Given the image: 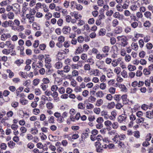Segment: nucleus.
Here are the masks:
<instances>
[{
  "instance_id": "09e8293b",
  "label": "nucleus",
  "mask_w": 153,
  "mask_h": 153,
  "mask_svg": "<svg viewBox=\"0 0 153 153\" xmlns=\"http://www.w3.org/2000/svg\"><path fill=\"white\" fill-rule=\"evenodd\" d=\"M138 8L137 6L135 4H132L130 7V9L132 11L137 10Z\"/></svg>"
},
{
  "instance_id": "7c9ffc66",
  "label": "nucleus",
  "mask_w": 153,
  "mask_h": 153,
  "mask_svg": "<svg viewBox=\"0 0 153 153\" xmlns=\"http://www.w3.org/2000/svg\"><path fill=\"white\" fill-rule=\"evenodd\" d=\"M116 88L113 87H111L108 89V91L111 94H114L115 93Z\"/></svg>"
},
{
  "instance_id": "c85d7f7f",
  "label": "nucleus",
  "mask_w": 153,
  "mask_h": 153,
  "mask_svg": "<svg viewBox=\"0 0 153 153\" xmlns=\"http://www.w3.org/2000/svg\"><path fill=\"white\" fill-rule=\"evenodd\" d=\"M40 82V79L37 78L34 79L33 81V84L35 86H37Z\"/></svg>"
},
{
  "instance_id": "473e14b6",
  "label": "nucleus",
  "mask_w": 153,
  "mask_h": 153,
  "mask_svg": "<svg viewBox=\"0 0 153 153\" xmlns=\"http://www.w3.org/2000/svg\"><path fill=\"white\" fill-rule=\"evenodd\" d=\"M124 59L126 62H128L131 61V57L130 55L127 54L125 56Z\"/></svg>"
},
{
  "instance_id": "0e129e2a",
  "label": "nucleus",
  "mask_w": 153,
  "mask_h": 153,
  "mask_svg": "<svg viewBox=\"0 0 153 153\" xmlns=\"http://www.w3.org/2000/svg\"><path fill=\"white\" fill-rule=\"evenodd\" d=\"M134 136L137 138H138L140 137V133L139 131H137L133 132Z\"/></svg>"
},
{
  "instance_id": "a19ab883",
  "label": "nucleus",
  "mask_w": 153,
  "mask_h": 153,
  "mask_svg": "<svg viewBox=\"0 0 153 153\" xmlns=\"http://www.w3.org/2000/svg\"><path fill=\"white\" fill-rule=\"evenodd\" d=\"M119 24V22L117 19H114L112 22V25L114 27H115Z\"/></svg>"
},
{
  "instance_id": "8fccbe9b",
  "label": "nucleus",
  "mask_w": 153,
  "mask_h": 153,
  "mask_svg": "<svg viewBox=\"0 0 153 153\" xmlns=\"http://www.w3.org/2000/svg\"><path fill=\"white\" fill-rule=\"evenodd\" d=\"M112 128L114 129H117L119 125L118 123L117 122H114L111 125Z\"/></svg>"
},
{
  "instance_id": "a878e982",
  "label": "nucleus",
  "mask_w": 153,
  "mask_h": 153,
  "mask_svg": "<svg viewBox=\"0 0 153 153\" xmlns=\"http://www.w3.org/2000/svg\"><path fill=\"white\" fill-rule=\"evenodd\" d=\"M46 107L47 108L50 110L53 107V105L52 103L49 102L46 104Z\"/></svg>"
},
{
  "instance_id": "f03ea898",
  "label": "nucleus",
  "mask_w": 153,
  "mask_h": 153,
  "mask_svg": "<svg viewBox=\"0 0 153 153\" xmlns=\"http://www.w3.org/2000/svg\"><path fill=\"white\" fill-rule=\"evenodd\" d=\"M51 59L49 56H47V57L45 59V66L46 68L48 69H50L51 67Z\"/></svg>"
},
{
  "instance_id": "39448f33",
  "label": "nucleus",
  "mask_w": 153,
  "mask_h": 153,
  "mask_svg": "<svg viewBox=\"0 0 153 153\" xmlns=\"http://www.w3.org/2000/svg\"><path fill=\"white\" fill-rule=\"evenodd\" d=\"M70 14L71 16L74 17L76 19H80L82 17L80 14H79L78 12L76 11L71 12Z\"/></svg>"
},
{
  "instance_id": "e2e57ef3",
  "label": "nucleus",
  "mask_w": 153,
  "mask_h": 153,
  "mask_svg": "<svg viewBox=\"0 0 153 153\" xmlns=\"http://www.w3.org/2000/svg\"><path fill=\"white\" fill-rule=\"evenodd\" d=\"M34 92L36 95H39L41 94V91L39 89L37 88L35 89Z\"/></svg>"
},
{
  "instance_id": "9b49d317",
  "label": "nucleus",
  "mask_w": 153,
  "mask_h": 153,
  "mask_svg": "<svg viewBox=\"0 0 153 153\" xmlns=\"http://www.w3.org/2000/svg\"><path fill=\"white\" fill-rule=\"evenodd\" d=\"M146 117L149 118H152L153 117V110L152 111H147L146 112Z\"/></svg>"
},
{
  "instance_id": "bf43d9fd",
  "label": "nucleus",
  "mask_w": 153,
  "mask_h": 153,
  "mask_svg": "<svg viewBox=\"0 0 153 153\" xmlns=\"http://www.w3.org/2000/svg\"><path fill=\"white\" fill-rule=\"evenodd\" d=\"M120 94H115L113 98L115 100L118 102L120 100Z\"/></svg>"
},
{
  "instance_id": "f257e3e1",
  "label": "nucleus",
  "mask_w": 153,
  "mask_h": 153,
  "mask_svg": "<svg viewBox=\"0 0 153 153\" xmlns=\"http://www.w3.org/2000/svg\"><path fill=\"white\" fill-rule=\"evenodd\" d=\"M10 49H4L2 51V53L6 55H8L11 53L10 54L12 56H14L16 55V53L15 51L13 50L14 48V45H11V46L10 47Z\"/></svg>"
},
{
  "instance_id": "5fc2aeb1",
  "label": "nucleus",
  "mask_w": 153,
  "mask_h": 153,
  "mask_svg": "<svg viewBox=\"0 0 153 153\" xmlns=\"http://www.w3.org/2000/svg\"><path fill=\"white\" fill-rule=\"evenodd\" d=\"M105 125L107 127H110L112 124L111 122L109 120L105 121L104 122Z\"/></svg>"
},
{
  "instance_id": "4468645a",
  "label": "nucleus",
  "mask_w": 153,
  "mask_h": 153,
  "mask_svg": "<svg viewBox=\"0 0 153 153\" xmlns=\"http://www.w3.org/2000/svg\"><path fill=\"white\" fill-rule=\"evenodd\" d=\"M33 27L34 30H38L40 29V27L39 25L36 23H34L33 24Z\"/></svg>"
},
{
  "instance_id": "c756f323",
  "label": "nucleus",
  "mask_w": 153,
  "mask_h": 153,
  "mask_svg": "<svg viewBox=\"0 0 153 153\" xmlns=\"http://www.w3.org/2000/svg\"><path fill=\"white\" fill-rule=\"evenodd\" d=\"M106 76L104 75H102L100 77V80L101 82L104 83L106 81Z\"/></svg>"
},
{
  "instance_id": "69168bd1",
  "label": "nucleus",
  "mask_w": 153,
  "mask_h": 153,
  "mask_svg": "<svg viewBox=\"0 0 153 153\" xmlns=\"http://www.w3.org/2000/svg\"><path fill=\"white\" fill-rule=\"evenodd\" d=\"M120 54L122 56H125L126 55V52L124 48H121L120 51Z\"/></svg>"
},
{
  "instance_id": "1a4fd4ad",
  "label": "nucleus",
  "mask_w": 153,
  "mask_h": 153,
  "mask_svg": "<svg viewBox=\"0 0 153 153\" xmlns=\"http://www.w3.org/2000/svg\"><path fill=\"white\" fill-rule=\"evenodd\" d=\"M26 18L28 19L29 20V22L30 23H32L34 21V17L32 15H30L29 14H27L26 16Z\"/></svg>"
},
{
  "instance_id": "c9c22d12",
  "label": "nucleus",
  "mask_w": 153,
  "mask_h": 153,
  "mask_svg": "<svg viewBox=\"0 0 153 153\" xmlns=\"http://www.w3.org/2000/svg\"><path fill=\"white\" fill-rule=\"evenodd\" d=\"M116 8L117 11L122 12L123 10V8L121 4H118L116 6Z\"/></svg>"
},
{
  "instance_id": "4d7b16f0",
  "label": "nucleus",
  "mask_w": 153,
  "mask_h": 153,
  "mask_svg": "<svg viewBox=\"0 0 153 153\" xmlns=\"http://www.w3.org/2000/svg\"><path fill=\"white\" fill-rule=\"evenodd\" d=\"M58 91L60 94H62L65 93V90L64 87H61L58 89Z\"/></svg>"
},
{
  "instance_id": "9d476101",
  "label": "nucleus",
  "mask_w": 153,
  "mask_h": 153,
  "mask_svg": "<svg viewBox=\"0 0 153 153\" xmlns=\"http://www.w3.org/2000/svg\"><path fill=\"white\" fill-rule=\"evenodd\" d=\"M51 95L55 100H56L59 99L58 97V93L56 91H53V92H52Z\"/></svg>"
},
{
  "instance_id": "0eeeda50",
  "label": "nucleus",
  "mask_w": 153,
  "mask_h": 153,
  "mask_svg": "<svg viewBox=\"0 0 153 153\" xmlns=\"http://www.w3.org/2000/svg\"><path fill=\"white\" fill-rule=\"evenodd\" d=\"M144 15L145 17L148 19H152V13L149 11H146L144 13Z\"/></svg>"
},
{
  "instance_id": "72a5a7b5",
  "label": "nucleus",
  "mask_w": 153,
  "mask_h": 153,
  "mask_svg": "<svg viewBox=\"0 0 153 153\" xmlns=\"http://www.w3.org/2000/svg\"><path fill=\"white\" fill-rule=\"evenodd\" d=\"M121 69L120 67L115 68L114 70V73H116L117 75L119 74L120 73Z\"/></svg>"
},
{
  "instance_id": "bb28decb",
  "label": "nucleus",
  "mask_w": 153,
  "mask_h": 153,
  "mask_svg": "<svg viewBox=\"0 0 153 153\" xmlns=\"http://www.w3.org/2000/svg\"><path fill=\"white\" fill-rule=\"evenodd\" d=\"M119 87L121 89V91L124 92L127 91V88L124 85L121 84L119 85Z\"/></svg>"
},
{
  "instance_id": "20e7f679",
  "label": "nucleus",
  "mask_w": 153,
  "mask_h": 153,
  "mask_svg": "<svg viewBox=\"0 0 153 153\" xmlns=\"http://www.w3.org/2000/svg\"><path fill=\"white\" fill-rule=\"evenodd\" d=\"M99 72L97 69H93L90 71L89 74L90 75L98 76L100 74Z\"/></svg>"
},
{
  "instance_id": "7ed1b4c3",
  "label": "nucleus",
  "mask_w": 153,
  "mask_h": 153,
  "mask_svg": "<svg viewBox=\"0 0 153 153\" xmlns=\"http://www.w3.org/2000/svg\"><path fill=\"white\" fill-rule=\"evenodd\" d=\"M127 117L126 114H123L120 115L118 117V121L120 123H123L126 122V120Z\"/></svg>"
},
{
  "instance_id": "4c0bfd02",
  "label": "nucleus",
  "mask_w": 153,
  "mask_h": 153,
  "mask_svg": "<svg viewBox=\"0 0 153 153\" xmlns=\"http://www.w3.org/2000/svg\"><path fill=\"white\" fill-rule=\"evenodd\" d=\"M132 48L135 51H137L138 48V46L137 45V44L135 43H132L131 45Z\"/></svg>"
},
{
  "instance_id": "774afa93",
  "label": "nucleus",
  "mask_w": 153,
  "mask_h": 153,
  "mask_svg": "<svg viewBox=\"0 0 153 153\" xmlns=\"http://www.w3.org/2000/svg\"><path fill=\"white\" fill-rule=\"evenodd\" d=\"M62 80L60 78L56 77L55 79V82L57 83L60 84L62 83Z\"/></svg>"
},
{
  "instance_id": "79ce46f5",
  "label": "nucleus",
  "mask_w": 153,
  "mask_h": 153,
  "mask_svg": "<svg viewBox=\"0 0 153 153\" xmlns=\"http://www.w3.org/2000/svg\"><path fill=\"white\" fill-rule=\"evenodd\" d=\"M96 121L98 123L102 124L104 122V120L102 117H99L97 119Z\"/></svg>"
},
{
  "instance_id": "338daca9",
  "label": "nucleus",
  "mask_w": 153,
  "mask_h": 153,
  "mask_svg": "<svg viewBox=\"0 0 153 153\" xmlns=\"http://www.w3.org/2000/svg\"><path fill=\"white\" fill-rule=\"evenodd\" d=\"M118 134H117L112 139V140L114 143H117L118 141Z\"/></svg>"
},
{
  "instance_id": "603ef678",
  "label": "nucleus",
  "mask_w": 153,
  "mask_h": 153,
  "mask_svg": "<svg viewBox=\"0 0 153 153\" xmlns=\"http://www.w3.org/2000/svg\"><path fill=\"white\" fill-rule=\"evenodd\" d=\"M19 74L23 78H26L27 77V76L25 73L22 71H20L19 73Z\"/></svg>"
},
{
  "instance_id": "ea45409f",
  "label": "nucleus",
  "mask_w": 153,
  "mask_h": 153,
  "mask_svg": "<svg viewBox=\"0 0 153 153\" xmlns=\"http://www.w3.org/2000/svg\"><path fill=\"white\" fill-rule=\"evenodd\" d=\"M8 146L11 148H13L14 147L15 143L12 141H10L8 143Z\"/></svg>"
},
{
  "instance_id": "ddd939ff",
  "label": "nucleus",
  "mask_w": 153,
  "mask_h": 153,
  "mask_svg": "<svg viewBox=\"0 0 153 153\" xmlns=\"http://www.w3.org/2000/svg\"><path fill=\"white\" fill-rule=\"evenodd\" d=\"M57 137L56 136H53L52 134H50L48 136V138L52 142L56 141Z\"/></svg>"
},
{
  "instance_id": "6e6552de",
  "label": "nucleus",
  "mask_w": 153,
  "mask_h": 153,
  "mask_svg": "<svg viewBox=\"0 0 153 153\" xmlns=\"http://www.w3.org/2000/svg\"><path fill=\"white\" fill-rule=\"evenodd\" d=\"M71 28L69 26H65L62 29V31L64 34H67L71 30Z\"/></svg>"
},
{
  "instance_id": "e433bc0d",
  "label": "nucleus",
  "mask_w": 153,
  "mask_h": 153,
  "mask_svg": "<svg viewBox=\"0 0 153 153\" xmlns=\"http://www.w3.org/2000/svg\"><path fill=\"white\" fill-rule=\"evenodd\" d=\"M106 33L105 30V29H101L99 32V34L100 36H103Z\"/></svg>"
},
{
  "instance_id": "5701e85b",
  "label": "nucleus",
  "mask_w": 153,
  "mask_h": 153,
  "mask_svg": "<svg viewBox=\"0 0 153 153\" xmlns=\"http://www.w3.org/2000/svg\"><path fill=\"white\" fill-rule=\"evenodd\" d=\"M56 68L57 69H60L62 67V64L60 62H56L55 65Z\"/></svg>"
},
{
  "instance_id": "de8ad7c7",
  "label": "nucleus",
  "mask_w": 153,
  "mask_h": 153,
  "mask_svg": "<svg viewBox=\"0 0 153 153\" xmlns=\"http://www.w3.org/2000/svg\"><path fill=\"white\" fill-rule=\"evenodd\" d=\"M71 73L72 76H77L79 75L78 71H77L75 70L73 71Z\"/></svg>"
},
{
  "instance_id": "f3484780",
  "label": "nucleus",
  "mask_w": 153,
  "mask_h": 153,
  "mask_svg": "<svg viewBox=\"0 0 153 153\" xmlns=\"http://www.w3.org/2000/svg\"><path fill=\"white\" fill-rule=\"evenodd\" d=\"M103 100L101 99H99L96 101L95 105L97 106H100L103 104Z\"/></svg>"
},
{
  "instance_id": "6ab92c4d",
  "label": "nucleus",
  "mask_w": 153,
  "mask_h": 153,
  "mask_svg": "<svg viewBox=\"0 0 153 153\" xmlns=\"http://www.w3.org/2000/svg\"><path fill=\"white\" fill-rule=\"evenodd\" d=\"M127 40V39H121V45L123 47L127 45L128 44Z\"/></svg>"
},
{
  "instance_id": "37998d69",
  "label": "nucleus",
  "mask_w": 153,
  "mask_h": 153,
  "mask_svg": "<svg viewBox=\"0 0 153 153\" xmlns=\"http://www.w3.org/2000/svg\"><path fill=\"white\" fill-rule=\"evenodd\" d=\"M78 108L83 110L85 108V105L82 103H80L78 105Z\"/></svg>"
},
{
  "instance_id": "3c124183",
  "label": "nucleus",
  "mask_w": 153,
  "mask_h": 153,
  "mask_svg": "<svg viewBox=\"0 0 153 153\" xmlns=\"http://www.w3.org/2000/svg\"><path fill=\"white\" fill-rule=\"evenodd\" d=\"M121 74L124 78H126L128 76L127 72L125 70H123L121 72Z\"/></svg>"
},
{
  "instance_id": "2f4dec72",
  "label": "nucleus",
  "mask_w": 153,
  "mask_h": 153,
  "mask_svg": "<svg viewBox=\"0 0 153 153\" xmlns=\"http://www.w3.org/2000/svg\"><path fill=\"white\" fill-rule=\"evenodd\" d=\"M102 143H100L99 146H98L97 149H96L97 151L98 152H102V151H103V147H102Z\"/></svg>"
},
{
  "instance_id": "f704fd0d",
  "label": "nucleus",
  "mask_w": 153,
  "mask_h": 153,
  "mask_svg": "<svg viewBox=\"0 0 153 153\" xmlns=\"http://www.w3.org/2000/svg\"><path fill=\"white\" fill-rule=\"evenodd\" d=\"M31 83V81L30 80H27L24 81L23 82V85L27 87H28L30 85Z\"/></svg>"
},
{
  "instance_id": "680f3d73",
  "label": "nucleus",
  "mask_w": 153,
  "mask_h": 153,
  "mask_svg": "<svg viewBox=\"0 0 153 153\" xmlns=\"http://www.w3.org/2000/svg\"><path fill=\"white\" fill-rule=\"evenodd\" d=\"M111 94H108L106 96V99L109 101H111L113 97Z\"/></svg>"
},
{
  "instance_id": "393cba45",
  "label": "nucleus",
  "mask_w": 153,
  "mask_h": 153,
  "mask_svg": "<svg viewBox=\"0 0 153 153\" xmlns=\"http://www.w3.org/2000/svg\"><path fill=\"white\" fill-rule=\"evenodd\" d=\"M71 67L68 65H66L64 67L63 70L65 73H68L71 70Z\"/></svg>"
},
{
  "instance_id": "a18cd8bd",
  "label": "nucleus",
  "mask_w": 153,
  "mask_h": 153,
  "mask_svg": "<svg viewBox=\"0 0 153 153\" xmlns=\"http://www.w3.org/2000/svg\"><path fill=\"white\" fill-rule=\"evenodd\" d=\"M40 112V110L39 109L35 108L33 110V113L35 115H37Z\"/></svg>"
},
{
  "instance_id": "c03bdc74",
  "label": "nucleus",
  "mask_w": 153,
  "mask_h": 153,
  "mask_svg": "<svg viewBox=\"0 0 153 153\" xmlns=\"http://www.w3.org/2000/svg\"><path fill=\"white\" fill-rule=\"evenodd\" d=\"M126 138V135L124 134H121L120 135H118V138L121 140H123Z\"/></svg>"
},
{
  "instance_id": "13d9d810",
  "label": "nucleus",
  "mask_w": 153,
  "mask_h": 153,
  "mask_svg": "<svg viewBox=\"0 0 153 153\" xmlns=\"http://www.w3.org/2000/svg\"><path fill=\"white\" fill-rule=\"evenodd\" d=\"M136 15L138 19H142L143 17V15L141 12H138L136 13Z\"/></svg>"
},
{
  "instance_id": "dca6fc26",
  "label": "nucleus",
  "mask_w": 153,
  "mask_h": 153,
  "mask_svg": "<svg viewBox=\"0 0 153 153\" xmlns=\"http://www.w3.org/2000/svg\"><path fill=\"white\" fill-rule=\"evenodd\" d=\"M115 106V103L113 102H112L108 103V104L107 107L108 109H111L113 108Z\"/></svg>"
},
{
  "instance_id": "a211bd4d",
  "label": "nucleus",
  "mask_w": 153,
  "mask_h": 153,
  "mask_svg": "<svg viewBox=\"0 0 153 153\" xmlns=\"http://www.w3.org/2000/svg\"><path fill=\"white\" fill-rule=\"evenodd\" d=\"M20 103L22 105H25L28 103V101L25 98L20 99L19 100Z\"/></svg>"
},
{
  "instance_id": "49530a36",
  "label": "nucleus",
  "mask_w": 153,
  "mask_h": 153,
  "mask_svg": "<svg viewBox=\"0 0 153 153\" xmlns=\"http://www.w3.org/2000/svg\"><path fill=\"white\" fill-rule=\"evenodd\" d=\"M130 119L131 120L130 123L132 124V121L136 119V116L133 114H131L129 116Z\"/></svg>"
},
{
  "instance_id": "6e6d98bb",
  "label": "nucleus",
  "mask_w": 153,
  "mask_h": 153,
  "mask_svg": "<svg viewBox=\"0 0 153 153\" xmlns=\"http://www.w3.org/2000/svg\"><path fill=\"white\" fill-rule=\"evenodd\" d=\"M83 52V50L82 48L81 47H79L78 48L76 49V51L75 52V54H76V53H82Z\"/></svg>"
},
{
  "instance_id": "423d86ee",
  "label": "nucleus",
  "mask_w": 153,
  "mask_h": 153,
  "mask_svg": "<svg viewBox=\"0 0 153 153\" xmlns=\"http://www.w3.org/2000/svg\"><path fill=\"white\" fill-rule=\"evenodd\" d=\"M104 93L101 90L98 91L96 93V96L97 98H102L104 97Z\"/></svg>"
},
{
  "instance_id": "412c9836",
  "label": "nucleus",
  "mask_w": 153,
  "mask_h": 153,
  "mask_svg": "<svg viewBox=\"0 0 153 153\" xmlns=\"http://www.w3.org/2000/svg\"><path fill=\"white\" fill-rule=\"evenodd\" d=\"M96 98L94 96H91L89 97L88 99V101L91 103H94L96 100Z\"/></svg>"
},
{
  "instance_id": "f8f14e48",
  "label": "nucleus",
  "mask_w": 153,
  "mask_h": 153,
  "mask_svg": "<svg viewBox=\"0 0 153 153\" xmlns=\"http://www.w3.org/2000/svg\"><path fill=\"white\" fill-rule=\"evenodd\" d=\"M12 22V21L11 20H9L8 21H6L2 22L1 24V25L4 27H7L10 25V22Z\"/></svg>"
},
{
  "instance_id": "864d4df0",
  "label": "nucleus",
  "mask_w": 153,
  "mask_h": 153,
  "mask_svg": "<svg viewBox=\"0 0 153 153\" xmlns=\"http://www.w3.org/2000/svg\"><path fill=\"white\" fill-rule=\"evenodd\" d=\"M94 108V105L90 103H88L86 106V108L87 109L91 110L93 109Z\"/></svg>"
},
{
  "instance_id": "58836bf2",
  "label": "nucleus",
  "mask_w": 153,
  "mask_h": 153,
  "mask_svg": "<svg viewBox=\"0 0 153 153\" xmlns=\"http://www.w3.org/2000/svg\"><path fill=\"white\" fill-rule=\"evenodd\" d=\"M110 50L108 46H105L102 48V51L104 53L108 52Z\"/></svg>"
},
{
  "instance_id": "b1692460",
  "label": "nucleus",
  "mask_w": 153,
  "mask_h": 153,
  "mask_svg": "<svg viewBox=\"0 0 153 153\" xmlns=\"http://www.w3.org/2000/svg\"><path fill=\"white\" fill-rule=\"evenodd\" d=\"M30 133L33 134H36L38 133V130L36 127H34L31 128Z\"/></svg>"
},
{
  "instance_id": "2eb2a0df",
  "label": "nucleus",
  "mask_w": 153,
  "mask_h": 153,
  "mask_svg": "<svg viewBox=\"0 0 153 153\" xmlns=\"http://www.w3.org/2000/svg\"><path fill=\"white\" fill-rule=\"evenodd\" d=\"M99 87L101 90H104L106 89V85L104 83L102 82L100 84Z\"/></svg>"
},
{
  "instance_id": "aec40b11",
  "label": "nucleus",
  "mask_w": 153,
  "mask_h": 153,
  "mask_svg": "<svg viewBox=\"0 0 153 153\" xmlns=\"http://www.w3.org/2000/svg\"><path fill=\"white\" fill-rule=\"evenodd\" d=\"M7 18L10 19H13L14 17V15L13 13L10 12L7 14Z\"/></svg>"
},
{
  "instance_id": "cd10ccee",
  "label": "nucleus",
  "mask_w": 153,
  "mask_h": 153,
  "mask_svg": "<svg viewBox=\"0 0 153 153\" xmlns=\"http://www.w3.org/2000/svg\"><path fill=\"white\" fill-rule=\"evenodd\" d=\"M100 18L99 19H97L96 22V24L97 25H100L101 23V19H102V17L103 16L104 17V15H100Z\"/></svg>"
},
{
  "instance_id": "052dcab7",
  "label": "nucleus",
  "mask_w": 153,
  "mask_h": 153,
  "mask_svg": "<svg viewBox=\"0 0 153 153\" xmlns=\"http://www.w3.org/2000/svg\"><path fill=\"white\" fill-rule=\"evenodd\" d=\"M115 80L114 79H110L108 82V84L109 86L113 85L114 84Z\"/></svg>"
},
{
  "instance_id": "4be33fe9",
  "label": "nucleus",
  "mask_w": 153,
  "mask_h": 153,
  "mask_svg": "<svg viewBox=\"0 0 153 153\" xmlns=\"http://www.w3.org/2000/svg\"><path fill=\"white\" fill-rule=\"evenodd\" d=\"M128 68L130 71H134L136 69V68L135 66L131 65H128Z\"/></svg>"
}]
</instances>
